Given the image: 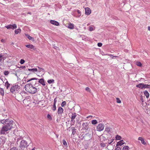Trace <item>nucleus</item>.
<instances>
[{
  "label": "nucleus",
  "instance_id": "23",
  "mask_svg": "<svg viewBox=\"0 0 150 150\" xmlns=\"http://www.w3.org/2000/svg\"><path fill=\"white\" fill-rule=\"evenodd\" d=\"M28 70L29 71H31L32 72H34L38 71V69L37 68H33L32 69H28Z\"/></svg>",
  "mask_w": 150,
  "mask_h": 150
},
{
  "label": "nucleus",
  "instance_id": "1",
  "mask_svg": "<svg viewBox=\"0 0 150 150\" xmlns=\"http://www.w3.org/2000/svg\"><path fill=\"white\" fill-rule=\"evenodd\" d=\"M13 122L10 120L6 124L3 126L0 132L1 134H6L7 133V132L11 130L13 127Z\"/></svg>",
  "mask_w": 150,
  "mask_h": 150
},
{
  "label": "nucleus",
  "instance_id": "5",
  "mask_svg": "<svg viewBox=\"0 0 150 150\" xmlns=\"http://www.w3.org/2000/svg\"><path fill=\"white\" fill-rule=\"evenodd\" d=\"M89 124V123L88 122H83L82 125V128L86 130H88L89 127L91 126V124Z\"/></svg>",
  "mask_w": 150,
  "mask_h": 150
},
{
  "label": "nucleus",
  "instance_id": "56",
  "mask_svg": "<svg viewBox=\"0 0 150 150\" xmlns=\"http://www.w3.org/2000/svg\"><path fill=\"white\" fill-rule=\"evenodd\" d=\"M150 88V85L147 84V88Z\"/></svg>",
  "mask_w": 150,
  "mask_h": 150
},
{
  "label": "nucleus",
  "instance_id": "24",
  "mask_svg": "<svg viewBox=\"0 0 150 150\" xmlns=\"http://www.w3.org/2000/svg\"><path fill=\"white\" fill-rule=\"evenodd\" d=\"M72 130V134L73 135H74L76 133V129H75L74 127H72L71 128Z\"/></svg>",
  "mask_w": 150,
  "mask_h": 150
},
{
  "label": "nucleus",
  "instance_id": "27",
  "mask_svg": "<svg viewBox=\"0 0 150 150\" xmlns=\"http://www.w3.org/2000/svg\"><path fill=\"white\" fill-rule=\"evenodd\" d=\"M6 59V57L3 55L0 54V62H1L2 60H4Z\"/></svg>",
  "mask_w": 150,
  "mask_h": 150
},
{
  "label": "nucleus",
  "instance_id": "28",
  "mask_svg": "<svg viewBox=\"0 0 150 150\" xmlns=\"http://www.w3.org/2000/svg\"><path fill=\"white\" fill-rule=\"evenodd\" d=\"M33 86L34 87H35V88L37 87L39 85V84L38 83V81H35V83L33 84Z\"/></svg>",
  "mask_w": 150,
  "mask_h": 150
},
{
  "label": "nucleus",
  "instance_id": "62",
  "mask_svg": "<svg viewBox=\"0 0 150 150\" xmlns=\"http://www.w3.org/2000/svg\"><path fill=\"white\" fill-rule=\"evenodd\" d=\"M32 150H35V148H33V149H32Z\"/></svg>",
  "mask_w": 150,
  "mask_h": 150
},
{
  "label": "nucleus",
  "instance_id": "61",
  "mask_svg": "<svg viewBox=\"0 0 150 150\" xmlns=\"http://www.w3.org/2000/svg\"><path fill=\"white\" fill-rule=\"evenodd\" d=\"M89 117H92V116H89L88 117H87V118H88Z\"/></svg>",
  "mask_w": 150,
  "mask_h": 150
},
{
  "label": "nucleus",
  "instance_id": "64",
  "mask_svg": "<svg viewBox=\"0 0 150 150\" xmlns=\"http://www.w3.org/2000/svg\"><path fill=\"white\" fill-rule=\"evenodd\" d=\"M14 44V43H12V44Z\"/></svg>",
  "mask_w": 150,
  "mask_h": 150
},
{
  "label": "nucleus",
  "instance_id": "29",
  "mask_svg": "<svg viewBox=\"0 0 150 150\" xmlns=\"http://www.w3.org/2000/svg\"><path fill=\"white\" fill-rule=\"evenodd\" d=\"M122 150H129V148L128 146H125L123 147Z\"/></svg>",
  "mask_w": 150,
  "mask_h": 150
},
{
  "label": "nucleus",
  "instance_id": "15",
  "mask_svg": "<svg viewBox=\"0 0 150 150\" xmlns=\"http://www.w3.org/2000/svg\"><path fill=\"white\" fill-rule=\"evenodd\" d=\"M143 83H141L136 85V87L141 89H143Z\"/></svg>",
  "mask_w": 150,
  "mask_h": 150
},
{
  "label": "nucleus",
  "instance_id": "9",
  "mask_svg": "<svg viewBox=\"0 0 150 150\" xmlns=\"http://www.w3.org/2000/svg\"><path fill=\"white\" fill-rule=\"evenodd\" d=\"M91 10L89 8L86 7L85 8V14L86 15H88L91 14Z\"/></svg>",
  "mask_w": 150,
  "mask_h": 150
},
{
  "label": "nucleus",
  "instance_id": "50",
  "mask_svg": "<svg viewBox=\"0 0 150 150\" xmlns=\"http://www.w3.org/2000/svg\"><path fill=\"white\" fill-rule=\"evenodd\" d=\"M89 30L90 31H92L93 30V27L91 26H90L89 28Z\"/></svg>",
  "mask_w": 150,
  "mask_h": 150
},
{
  "label": "nucleus",
  "instance_id": "20",
  "mask_svg": "<svg viewBox=\"0 0 150 150\" xmlns=\"http://www.w3.org/2000/svg\"><path fill=\"white\" fill-rule=\"evenodd\" d=\"M67 27L70 29H73L74 28V25L73 24L69 23L68 24Z\"/></svg>",
  "mask_w": 150,
  "mask_h": 150
},
{
  "label": "nucleus",
  "instance_id": "46",
  "mask_svg": "<svg viewBox=\"0 0 150 150\" xmlns=\"http://www.w3.org/2000/svg\"><path fill=\"white\" fill-rule=\"evenodd\" d=\"M100 146L101 147H104L105 146V144L104 143H101L100 144Z\"/></svg>",
  "mask_w": 150,
  "mask_h": 150
},
{
  "label": "nucleus",
  "instance_id": "42",
  "mask_svg": "<svg viewBox=\"0 0 150 150\" xmlns=\"http://www.w3.org/2000/svg\"><path fill=\"white\" fill-rule=\"evenodd\" d=\"M117 102L118 103H120L121 101L120 99L118 98H116Z\"/></svg>",
  "mask_w": 150,
  "mask_h": 150
},
{
  "label": "nucleus",
  "instance_id": "17",
  "mask_svg": "<svg viewBox=\"0 0 150 150\" xmlns=\"http://www.w3.org/2000/svg\"><path fill=\"white\" fill-rule=\"evenodd\" d=\"M38 83H41L43 86H45V84L44 82V79H39Z\"/></svg>",
  "mask_w": 150,
  "mask_h": 150
},
{
  "label": "nucleus",
  "instance_id": "43",
  "mask_svg": "<svg viewBox=\"0 0 150 150\" xmlns=\"http://www.w3.org/2000/svg\"><path fill=\"white\" fill-rule=\"evenodd\" d=\"M105 130L108 133H109V132L110 131V129L108 127L106 128Z\"/></svg>",
  "mask_w": 150,
  "mask_h": 150
},
{
  "label": "nucleus",
  "instance_id": "52",
  "mask_svg": "<svg viewBox=\"0 0 150 150\" xmlns=\"http://www.w3.org/2000/svg\"><path fill=\"white\" fill-rule=\"evenodd\" d=\"M113 140H114V139H111V141H110V142H109V141H108V144H111V143H112L113 142Z\"/></svg>",
  "mask_w": 150,
  "mask_h": 150
},
{
  "label": "nucleus",
  "instance_id": "21",
  "mask_svg": "<svg viewBox=\"0 0 150 150\" xmlns=\"http://www.w3.org/2000/svg\"><path fill=\"white\" fill-rule=\"evenodd\" d=\"M144 95L146 96L147 98H149V94L147 91H144Z\"/></svg>",
  "mask_w": 150,
  "mask_h": 150
},
{
  "label": "nucleus",
  "instance_id": "39",
  "mask_svg": "<svg viewBox=\"0 0 150 150\" xmlns=\"http://www.w3.org/2000/svg\"><path fill=\"white\" fill-rule=\"evenodd\" d=\"M66 104V102L65 101H63L62 104H61V106L62 107H64V106Z\"/></svg>",
  "mask_w": 150,
  "mask_h": 150
},
{
  "label": "nucleus",
  "instance_id": "37",
  "mask_svg": "<svg viewBox=\"0 0 150 150\" xmlns=\"http://www.w3.org/2000/svg\"><path fill=\"white\" fill-rule=\"evenodd\" d=\"M56 105L53 104V107L52 108V110L53 111H55L56 110Z\"/></svg>",
  "mask_w": 150,
  "mask_h": 150
},
{
  "label": "nucleus",
  "instance_id": "35",
  "mask_svg": "<svg viewBox=\"0 0 150 150\" xmlns=\"http://www.w3.org/2000/svg\"><path fill=\"white\" fill-rule=\"evenodd\" d=\"M54 81V80L53 79L49 80H48L47 82L49 84H50L51 83H53Z\"/></svg>",
  "mask_w": 150,
  "mask_h": 150
},
{
  "label": "nucleus",
  "instance_id": "44",
  "mask_svg": "<svg viewBox=\"0 0 150 150\" xmlns=\"http://www.w3.org/2000/svg\"><path fill=\"white\" fill-rule=\"evenodd\" d=\"M25 61V60L23 59H21L20 60V63L21 64H23L24 62Z\"/></svg>",
  "mask_w": 150,
  "mask_h": 150
},
{
  "label": "nucleus",
  "instance_id": "8",
  "mask_svg": "<svg viewBox=\"0 0 150 150\" xmlns=\"http://www.w3.org/2000/svg\"><path fill=\"white\" fill-rule=\"evenodd\" d=\"M77 116L76 114V113H71V122H72L74 123L75 122V119Z\"/></svg>",
  "mask_w": 150,
  "mask_h": 150
},
{
  "label": "nucleus",
  "instance_id": "31",
  "mask_svg": "<svg viewBox=\"0 0 150 150\" xmlns=\"http://www.w3.org/2000/svg\"><path fill=\"white\" fill-rule=\"evenodd\" d=\"M136 64L140 67H141L142 66V64L140 62H136Z\"/></svg>",
  "mask_w": 150,
  "mask_h": 150
},
{
  "label": "nucleus",
  "instance_id": "4",
  "mask_svg": "<svg viewBox=\"0 0 150 150\" xmlns=\"http://www.w3.org/2000/svg\"><path fill=\"white\" fill-rule=\"evenodd\" d=\"M28 146V143L25 140H22L20 141L19 146L21 149L27 148Z\"/></svg>",
  "mask_w": 150,
  "mask_h": 150
},
{
  "label": "nucleus",
  "instance_id": "11",
  "mask_svg": "<svg viewBox=\"0 0 150 150\" xmlns=\"http://www.w3.org/2000/svg\"><path fill=\"white\" fill-rule=\"evenodd\" d=\"M23 138L21 137L18 136L17 137L15 138V140H16V143L18 144V143L20 142L21 140Z\"/></svg>",
  "mask_w": 150,
  "mask_h": 150
},
{
  "label": "nucleus",
  "instance_id": "41",
  "mask_svg": "<svg viewBox=\"0 0 150 150\" xmlns=\"http://www.w3.org/2000/svg\"><path fill=\"white\" fill-rule=\"evenodd\" d=\"M109 55L112 58V59H114V57H117V56H114L112 54H109Z\"/></svg>",
  "mask_w": 150,
  "mask_h": 150
},
{
  "label": "nucleus",
  "instance_id": "36",
  "mask_svg": "<svg viewBox=\"0 0 150 150\" xmlns=\"http://www.w3.org/2000/svg\"><path fill=\"white\" fill-rule=\"evenodd\" d=\"M62 143L64 146H67V143L65 140H62Z\"/></svg>",
  "mask_w": 150,
  "mask_h": 150
},
{
  "label": "nucleus",
  "instance_id": "19",
  "mask_svg": "<svg viewBox=\"0 0 150 150\" xmlns=\"http://www.w3.org/2000/svg\"><path fill=\"white\" fill-rule=\"evenodd\" d=\"M0 94L2 96H4V89L0 87Z\"/></svg>",
  "mask_w": 150,
  "mask_h": 150
},
{
  "label": "nucleus",
  "instance_id": "25",
  "mask_svg": "<svg viewBox=\"0 0 150 150\" xmlns=\"http://www.w3.org/2000/svg\"><path fill=\"white\" fill-rule=\"evenodd\" d=\"M10 86V84L8 83V81H7L5 83V86L7 89H8V88H9Z\"/></svg>",
  "mask_w": 150,
  "mask_h": 150
},
{
  "label": "nucleus",
  "instance_id": "45",
  "mask_svg": "<svg viewBox=\"0 0 150 150\" xmlns=\"http://www.w3.org/2000/svg\"><path fill=\"white\" fill-rule=\"evenodd\" d=\"M47 117L48 119L50 120H51L52 119V117L49 114H48L47 115Z\"/></svg>",
  "mask_w": 150,
  "mask_h": 150
},
{
  "label": "nucleus",
  "instance_id": "58",
  "mask_svg": "<svg viewBox=\"0 0 150 150\" xmlns=\"http://www.w3.org/2000/svg\"><path fill=\"white\" fill-rule=\"evenodd\" d=\"M21 68H22V69H25L26 68V67L25 66H22L21 67Z\"/></svg>",
  "mask_w": 150,
  "mask_h": 150
},
{
  "label": "nucleus",
  "instance_id": "48",
  "mask_svg": "<svg viewBox=\"0 0 150 150\" xmlns=\"http://www.w3.org/2000/svg\"><path fill=\"white\" fill-rule=\"evenodd\" d=\"M114 150H121V148L120 147H117Z\"/></svg>",
  "mask_w": 150,
  "mask_h": 150
},
{
  "label": "nucleus",
  "instance_id": "60",
  "mask_svg": "<svg viewBox=\"0 0 150 150\" xmlns=\"http://www.w3.org/2000/svg\"><path fill=\"white\" fill-rule=\"evenodd\" d=\"M148 29L149 30H150V27H148Z\"/></svg>",
  "mask_w": 150,
  "mask_h": 150
},
{
  "label": "nucleus",
  "instance_id": "6",
  "mask_svg": "<svg viewBox=\"0 0 150 150\" xmlns=\"http://www.w3.org/2000/svg\"><path fill=\"white\" fill-rule=\"evenodd\" d=\"M104 127L105 126L103 124L100 123L97 126V130L99 132H101L104 129Z\"/></svg>",
  "mask_w": 150,
  "mask_h": 150
},
{
  "label": "nucleus",
  "instance_id": "10",
  "mask_svg": "<svg viewBox=\"0 0 150 150\" xmlns=\"http://www.w3.org/2000/svg\"><path fill=\"white\" fill-rule=\"evenodd\" d=\"M25 46L28 48L32 49L34 50H36V48L32 45H25Z\"/></svg>",
  "mask_w": 150,
  "mask_h": 150
},
{
  "label": "nucleus",
  "instance_id": "59",
  "mask_svg": "<svg viewBox=\"0 0 150 150\" xmlns=\"http://www.w3.org/2000/svg\"><path fill=\"white\" fill-rule=\"evenodd\" d=\"M35 81H33V82H32V83H33V84H32L33 85V84L35 83Z\"/></svg>",
  "mask_w": 150,
  "mask_h": 150
},
{
  "label": "nucleus",
  "instance_id": "22",
  "mask_svg": "<svg viewBox=\"0 0 150 150\" xmlns=\"http://www.w3.org/2000/svg\"><path fill=\"white\" fill-rule=\"evenodd\" d=\"M25 36L30 40H33V38L31 37L28 34H25Z\"/></svg>",
  "mask_w": 150,
  "mask_h": 150
},
{
  "label": "nucleus",
  "instance_id": "53",
  "mask_svg": "<svg viewBox=\"0 0 150 150\" xmlns=\"http://www.w3.org/2000/svg\"><path fill=\"white\" fill-rule=\"evenodd\" d=\"M17 149L16 147H13L11 148L10 150H17Z\"/></svg>",
  "mask_w": 150,
  "mask_h": 150
},
{
  "label": "nucleus",
  "instance_id": "55",
  "mask_svg": "<svg viewBox=\"0 0 150 150\" xmlns=\"http://www.w3.org/2000/svg\"><path fill=\"white\" fill-rule=\"evenodd\" d=\"M77 13L79 14L80 16L81 15V12L79 10H77Z\"/></svg>",
  "mask_w": 150,
  "mask_h": 150
},
{
  "label": "nucleus",
  "instance_id": "7",
  "mask_svg": "<svg viewBox=\"0 0 150 150\" xmlns=\"http://www.w3.org/2000/svg\"><path fill=\"white\" fill-rule=\"evenodd\" d=\"M5 27L7 29H16L17 26L16 24H14L13 25L10 24L7 26H5Z\"/></svg>",
  "mask_w": 150,
  "mask_h": 150
},
{
  "label": "nucleus",
  "instance_id": "40",
  "mask_svg": "<svg viewBox=\"0 0 150 150\" xmlns=\"http://www.w3.org/2000/svg\"><path fill=\"white\" fill-rule=\"evenodd\" d=\"M27 94V93L26 92L24 91L20 93V94L22 95V96H24V95H23V94Z\"/></svg>",
  "mask_w": 150,
  "mask_h": 150
},
{
  "label": "nucleus",
  "instance_id": "18",
  "mask_svg": "<svg viewBox=\"0 0 150 150\" xmlns=\"http://www.w3.org/2000/svg\"><path fill=\"white\" fill-rule=\"evenodd\" d=\"M125 142H124V141L123 140H121L120 141L117 142V144H116V146H121Z\"/></svg>",
  "mask_w": 150,
  "mask_h": 150
},
{
  "label": "nucleus",
  "instance_id": "33",
  "mask_svg": "<svg viewBox=\"0 0 150 150\" xmlns=\"http://www.w3.org/2000/svg\"><path fill=\"white\" fill-rule=\"evenodd\" d=\"M116 139L117 140H120L121 139V137L120 136L117 135L115 137Z\"/></svg>",
  "mask_w": 150,
  "mask_h": 150
},
{
  "label": "nucleus",
  "instance_id": "34",
  "mask_svg": "<svg viewBox=\"0 0 150 150\" xmlns=\"http://www.w3.org/2000/svg\"><path fill=\"white\" fill-rule=\"evenodd\" d=\"M38 80V79L37 78H32L28 80L27 81V82H29L30 81H31L33 80Z\"/></svg>",
  "mask_w": 150,
  "mask_h": 150
},
{
  "label": "nucleus",
  "instance_id": "30",
  "mask_svg": "<svg viewBox=\"0 0 150 150\" xmlns=\"http://www.w3.org/2000/svg\"><path fill=\"white\" fill-rule=\"evenodd\" d=\"M38 67L39 69L38 71L39 72L43 73H44V72L45 71L43 69L39 67Z\"/></svg>",
  "mask_w": 150,
  "mask_h": 150
},
{
  "label": "nucleus",
  "instance_id": "12",
  "mask_svg": "<svg viewBox=\"0 0 150 150\" xmlns=\"http://www.w3.org/2000/svg\"><path fill=\"white\" fill-rule=\"evenodd\" d=\"M50 22L51 24L56 26H58L59 25V23L58 22L54 20H50Z\"/></svg>",
  "mask_w": 150,
  "mask_h": 150
},
{
  "label": "nucleus",
  "instance_id": "49",
  "mask_svg": "<svg viewBox=\"0 0 150 150\" xmlns=\"http://www.w3.org/2000/svg\"><path fill=\"white\" fill-rule=\"evenodd\" d=\"M57 102V98H54V105H56V103Z\"/></svg>",
  "mask_w": 150,
  "mask_h": 150
},
{
  "label": "nucleus",
  "instance_id": "63",
  "mask_svg": "<svg viewBox=\"0 0 150 150\" xmlns=\"http://www.w3.org/2000/svg\"><path fill=\"white\" fill-rule=\"evenodd\" d=\"M56 136H57V137H58V136L57 134L56 135Z\"/></svg>",
  "mask_w": 150,
  "mask_h": 150
},
{
  "label": "nucleus",
  "instance_id": "32",
  "mask_svg": "<svg viewBox=\"0 0 150 150\" xmlns=\"http://www.w3.org/2000/svg\"><path fill=\"white\" fill-rule=\"evenodd\" d=\"M91 123L93 125H95L97 123V121L96 120H94L91 121Z\"/></svg>",
  "mask_w": 150,
  "mask_h": 150
},
{
  "label": "nucleus",
  "instance_id": "3",
  "mask_svg": "<svg viewBox=\"0 0 150 150\" xmlns=\"http://www.w3.org/2000/svg\"><path fill=\"white\" fill-rule=\"evenodd\" d=\"M20 88V86L18 85H13L11 88L10 91L12 93L15 94L18 92Z\"/></svg>",
  "mask_w": 150,
  "mask_h": 150
},
{
  "label": "nucleus",
  "instance_id": "16",
  "mask_svg": "<svg viewBox=\"0 0 150 150\" xmlns=\"http://www.w3.org/2000/svg\"><path fill=\"white\" fill-rule=\"evenodd\" d=\"M63 111V109L61 107H59L57 113L58 114H62Z\"/></svg>",
  "mask_w": 150,
  "mask_h": 150
},
{
  "label": "nucleus",
  "instance_id": "51",
  "mask_svg": "<svg viewBox=\"0 0 150 150\" xmlns=\"http://www.w3.org/2000/svg\"><path fill=\"white\" fill-rule=\"evenodd\" d=\"M85 90L86 91H87L90 92V88L89 87H87L86 88Z\"/></svg>",
  "mask_w": 150,
  "mask_h": 150
},
{
  "label": "nucleus",
  "instance_id": "13",
  "mask_svg": "<svg viewBox=\"0 0 150 150\" xmlns=\"http://www.w3.org/2000/svg\"><path fill=\"white\" fill-rule=\"evenodd\" d=\"M138 140L141 141V143L142 144L144 145H146V143L145 142L144 139L143 138L139 137L138 138Z\"/></svg>",
  "mask_w": 150,
  "mask_h": 150
},
{
  "label": "nucleus",
  "instance_id": "38",
  "mask_svg": "<svg viewBox=\"0 0 150 150\" xmlns=\"http://www.w3.org/2000/svg\"><path fill=\"white\" fill-rule=\"evenodd\" d=\"M9 74V72L8 71H5L4 74L5 76H7Z\"/></svg>",
  "mask_w": 150,
  "mask_h": 150
},
{
  "label": "nucleus",
  "instance_id": "2",
  "mask_svg": "<svg viewBox=\"0 0 150 150\" xmlns=\"http://www.w3.org/2000/svg\"><path fill=\"white\" fill-rule=\"evenodd\" d=\"M26 91L30 93L35 94L37 92V89L31 83L26 84L25 86Z\"/></svg>",
  "mask_w": 150,
  "mask_h": 150
},
{
  "label": "nucleus",
  "instance_id": "14",
  "mask_svg": "<svg viewBox=\"0 0 150 150\" xmlns=\"http://www.w3.org/2000/svg\"><path fill=\"white\" fill-rule=\"evenodd\" d=\"M10 120L9 119L2 120H0V122L1 123L5 125L6 124L7 122H8Z\"/></svg>",
  "mask_w": 150,
  "mask_h": 150
},
{
  "label": "nucleus",
  "instance_id": "26",
  "mask_svg": "<svg viewBox=\"0 0 150 150\" xmlns=\"http://www.w3.org/2000/svg\"><path fill=\"white\" fill-rule=\"evenodd\" d=\"M21 31V30L20 28L16 29L15 30V33L16 34H18L19 33H20Z\"/></svg>",
  "mask_w": 150,
  "mask_h": 150
},
{
  "label": "nucleus",
  "instance_id": "47",
  "mask_svg": "<svg viewBox=\"0 0 150 150\" xmlns=\"http://www.w3.org/2000/svg\"><path fill=\"white\" fill-rule=\"evenodd\" d=\"M143 89H144L145 88H147V84H144V83H143Z\"/></svg>",
  "mask_w": 150,
  "mask_h": 150
},
{
  "label": "nucleus",
  "instance_id": "54",
  "mask_svg": "<svg viewBox=\"0 0 150 150\" xmlns=\"http://www.w3.org/2000/svg\"><path fill=\"white\" fill-rule=\"evenodd\" d=\"M102 45V43L100 42L98 43V47H101Z\"/></svg>",
  "mask_w": 150,
  "mask_h": 150
},
{
  "label": "nucleus",
  "instance_id": "57",
  "mask_svg": "<svg viewBox=\"0 0 150 150\" xmlns=\"http://www.w3.org/2000/svg\"><path fill=\"white\" fill-rule=\"evenodd\" d=\"M1 42L3 43H4L5 42V40L4 39H2L1 40Z\"/></svg>",
  "mask_w": 150,
  "mask_h": 150
}]
</instances>
